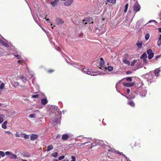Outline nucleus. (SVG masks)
<instances>
[{
	"instance_id": "6e6d98bb",
	"label": "nucleus",
	"mask_w": 161,
	"mask_h": 161,
	"mask_svg": "<svg viewBox=\"0 0 161 161\" xmlns=\"http://www.w3.org/2000/svg\"><path fill=\"white\" fill-rule=\"evenodd\" d=\"M63 161H69V160L68 159H66L63 160Z\"/></svg>"
},
{
	"instance_id": "a19ab883",
	"label": "nucleus",
	"mask_w": 161,
	"mask_h": 161,
	"mask_svg": "<svg viewBox=\"0 0 161 161\" xmlns=\"http://www.w3.org/2000/svg\"><path fill=\"white\" fill-rule=\"evenodd\" d=\"M64 155H62L59 157L58 158L59 160H61L64 159Z\"/></svg>"
},
{
	"instance_id": "39448f33",
	"label": "nucleus",
	"mask_w": 161,
	"mask_h": 161,
	"mask_svg": "<svg viewBox=\"0 0 161 161\" xmlns=\"http://www.w3.org/2000/svg\"><path fill=\"white\" fill-rule=\"evenodd\" d=\"M96 73L95 72H94L93 71L92 69H89L88 71V72L86 73V74H88V75H93V76H95V75H97V74H95Z\"/></svg>"
},
{
	"instance_id": "0eeeda50",
	"label": "nucleus",
	"mask_w": 161,
	"mask_h": 161,
	"mask_svg": "<svg viewBox=\"0 0 161 161\" xmlns=\"http://www.w3.org/2000/svg\"><path fill=\"white\" fill-rule=\"evenodd\" d=\"M0 43H1L3 46L6 47H8L9 46L7 43L3 41L2 40L0 39Z\"/></svg>"
},
{
	"instance_id": "7c9ffc66",
	"label": "nucleus",
	"mask_w": 161,
	"mask_h": 161,
	"mask_svg": "<svg viewBox=\"0 0 161 161\" xmlns=\"http://www.w3.org/2000/svg\"><path fill=\"white\" fill-rule=\"evenodd\" d=\"M89 69L87 68H84L83 69V71L85 74H86V73L88 72V71Z\"/></svg>"
},
{
	"instance_id": "680f3d73",
	"label": "nucleus",
	"mask_w": 161,
	"mask_h": 161,
	"mask_svg": "<svg viewBox=\"0 0 161 161\" xmlns=\"http://www.w3.org/2000/svg\"><path fill=\"white\" fill-rule=\"evenodd\" d=\"M27 160H24V159H23L21 161H27Z\"/></svg>"
},
{
	"instance_id": "c756f323",
	"label": "nucleus",
	"mask_w": 161,
	"mask_h": 161,
	"mask_svg": "<svg viewBox=\"0 0 161 161\" xmlns=\"http://www.w3.org/2000/svg\"><path fill=\"white\" fill-rule=\"evenodd\" d=\"M126 80L127 81L130 82L132 81V79L131 77H127L126 78Z\"/></svg>"
},
{
	"instance_id": "a18cd8bd",
	"label": "nucleus",
	"mask_w": 161,
	"mask_h": 161,
	"mask_svg": "<svg viewBox=\"0 0 161 161\" xmlns=\"http://www.w3.org/2000/svg\"><path fill=\"white\" fill-rule=\"evenodd\" d=\"M35 114H30L29 116V117L31 118H33L35 117Z\"/></svg>"
},
{
	"instance_id": "f3484780",
	"label": "nucleus",
	"mask_w": 161,
	"mask_h": 161,
	"mask_svg": "<svg viewBox=\"0 0 161 161\" xmlns=\"http://www.w3.org/2000/svg\"><path fill=\"white\" fill-rule=\"evenodd\" d=\"M5 117L4 115L0 114V123H2L4 120L3 118Z\"/></svg>"
},
{
	"instance_id": "6ab92c4d",
	"label": "nucleus",
	"mask_w": 161,
	"mask_h": 161,
	"mask_svg": "<svg viewBox=\"0 0 161 161\" xmlns=\"http://www.w3.org/2000/svg\"><path fill=\"white\" fill-rule=\"evenodd\" d=\"M147 55L146 53H144L140 57V58L143 59L144 58H147Z\"/></svg>"
},
{
	"instance_id": "423d86ee",
	"label": "nucleus",
	"mask_w": 161,
	"mask_h": 161,
	"mask_svg": "<svg viewBox=\"0 0 161 161\" xmlns=\"http://www.w3.org/2000/svg\"><path fill=\"white\" fill-rule=\"evenodd\" d=\"M134 84V83L133 82L132 83H128L126 82L123 83L124 86L127 87H130L133 86Z\"/></svg>"
},
{
	"instance_id": "bf43d9fd",
	"label": "nucleus",
	"mask_w": 161,
	"mask_h": 161,
	"mask_svg": "<svg viewBox=\"0 0 161 161\" xmlns=\"http://www.w3.org/2000/svg\"><path fill=\"white\" fill-rule=\"evenodd\" d=\"M21 60H19L17 62H18V63H20L21 62Z\"/></svg>"
},
{
	"instance_id": "ddd939ff",
	"label": "nucleus",
	"mask_w": 161,
	"mask_h": 161,
	"mask_svg": "<svg viewBox=\"0 0 161 161\" xmlns=\"http://www.w3.org/2000/svg\"><path fill=\"white\" fill-rule=\"evenodd\" d=\"M56 22L57 25H61L64 23L62 20L60 19H57Z\"/></svg>"
},
{
	"instance_id": "f257e3e1",
	"label": "nucleus",
	"mask_w": 161,
	"mask_h": 161,
	"mask_svg": "<svg viewBox=\"0 0 161 161\" xmlns=\"http://www.w3.org/2000/svg\"><path fill=\"white\" fill-rule=\"evenodd\" d=\"M60 118V116L58 115H55L54 117L52 119L53 124L55 125H57L58 123Z\"/></svg>"
},
{
	"instance_id": "b1692460",
	"label": "nucleus",
	"mask_w": 161,
	"mask_h": 161,
	"mask_svg": "<svg viewBox=\"0 0 161 161\" xmlns=\"http://www.w3.org/2000/svg\"><path fill=\"white\" fill-rule=\"evenodd\" d=\"M150 36L148 33H147L145 36V39L146 40H147L149 38Z\"/></svg>"
},
{
	"instance_id": "09e8293b",
	"label": "nucleus",
	"mask_w": 161,
	"mask_h": 161,
	"mask_svg": "<svg viewBox=\"0 0 161 161\" xmlns=\"http://www.w3.org/2000/svg\"><path fill=\"white\" fill-rule=\"evenodd\" d=\"M131 73V72L130 71H128L126 72V74L127 75H128Z\"/></svg>"
},
{
	"instance_id": "8fccbe9b",
	"label": "nucleus",
	"mask_w": 161,
	"mask_h": 161,
	"mask_svg": "<svg viewBox=\"0 0 161 161\" xmlns=\"http://www.w3.org/2000/svg\"><path fill=\"white\" fill-rule=\"evenodd\" d=\"M130 89H127V91H126V92H127V93L128 94H129V92H130Z\"/></svg>"
},
{
	"instance_id": "20e7f679",
	"label": "nucleus",
	"mask_w": 161,
	"mask_h": 161,
	"mask_svg": "<svg viewBox=\"0 0 161 161\" xmlns=\"http://www.w3.org/2000/svg\"><path fill=\"white\" fill-rule=\"evenodd\" d=\"M100 67L99 68L102 70H103L106 69L105 67H104V61L103 59L102 58H101V60L100 62Z\"/></svg>"
},
{
	"instance_id": "4c0bfd02",
	"label": "nucleus",
	"mask_w": 161,
	"mask_h": 161,
	"mask_svg": "<svg viewBox=\"0 0 161 161\" xmlns=\"http://www.w3.org/2000/svg\"><path fill=\"white\" fill-rule=\"evenodd\" d=\"M54 71V70L53 69H49L47 71L49 73H52Z\"/></svg>"
},
{
	"instance_id": "bb28decb",
	"label": "nucleus",
	"mask_w": 161,
	"mask_h": 161,
	"mask_svg": "<svg viewBox=\"0 0 161 161\" xmlns=\"http://www.w3.org/2000/svg\"><path fill=\"white\" fill-rule=\"evenodd\" d=\"M137 60H133L131 63V66H134L135 64L136 63Z\"/></svg>"
},
{
	"instance_id": "c03bdc74",
	"label": "nucleus",
	"mask_w": 161,
	"mask_h": 161,
	"mask_svg": "<svg viewBox=\"0 0 161 161\" xmlns=\"http://www.w3.org/2000/svg\"><path fill=\"white\" fill-rule=\"evenodd\" d=\"M11 153V152H10L9 151H7L5 152V154L6 155H10Z\"/></svg>"
},
{
	"instance_id": "4be33fe9",
	"label": "nucleus",
	"mask_w": 161,
	"mask_h": 161,
	"mask_svg": "<svg viewBox=\"0 0 161 161\" xmlns=\"http://www.w3.org/2000/svg\"><path fill=\"white\" fill-rule=\"evenodd\" d=\"M21 135H24V138L25 139H27L29 138V136L26 134L23 133H21L20 134Z\"/></svg>"
},
{
	"instance_id": "58836bf2",
	"label": "nucleus",
	"mask_w": 161,
	"mask_h": 161,
	"mask_svg": "<svg viewBox=\"0 0 161 161\" xmlns=\"http://www.w3.org/2000/svg\"><path fill=\"white\" fill-rule=\"evenodd\" d=\"M71 158L72 160H71L70 161H75V156H72Z\"/></svg>"
},
{
	"instance_id": "338daca9",
	"label": "nucleus",
	"mask_w": 161,
	"mask_h": 161,
	"mask_svg": "<svg viewBox=\"0 0 161 161\" xmlns=\"http://www.w3.org/2000/svg\"><path fill=\"white\" fill-rule=\"evenodd\" d=\"M50 25H51V26H52L53 25L51 23L50 24Z\"/></svg>"
},
{
	"instance_id": "69168bd1",
	"label": "nucleus",
	"mask_w": 161,
	"mask_h": 161,
	"mask_svg": "<svg viewBox=\"0 0 161 161\" xmlns=\"http://www.w3.org/2000/svg\"><path fill=\"white\" fill-rule=\"evenodd\" d=\"M87 143V142H85V143H84L83 144H84V145L85 144H86V143Z\"/></svg>"
},
{
	"instance_id": "c9c22d12",
	"label": "nucleus",
	"mask_w": 161,
	"mask_h": 161,
	"mask_svg": "<svg viewBox=\"0 0 161 161\" xmlns=\"http://www.w3.org/2000/svg\"><path fill=\"white\" fill-rule=\"evenodd\" d=\"M15 135L16 137H20L21 136L20 135H21L20 134H18V132H17Z\"/></svg>"
},
{
	"instance_id": "aec40b11",
	"label": "nucleus",
	"mask_w": 161,
	"mask_h": 161,
	"mask_svg": "<svg viewBox=\"0 0 161 161\" xmlns=\"http://www.w3.org/2000/svg\"><path fill=\"white\" fill-rule=\"evenodd\" d=\"M53 148V145H51L48 146L47 147V151H49Z\"/></svg>"
},
{
	"instance_id": "4468645a",
	"label": "nucleus",
	"mask_w": 161,
	"mask_h": 161,
	"mask_svg": "<svg viewBox=\"0 0 161 161\" xmlns=\"http://www.w3.org/2000/svg\"><path fill=\"white\" fill-rule=\"evenodd\" d=\"M47 102L48 101L46 98H44L42 99L41 100V103L42 105H45Z\"/></svg>"
},
{
	"instance_id": "37998d69",
	"label": "nucleus",
	"mask_w": 161,
	"mask_h": 161,
	"mask_svg": "<svg viewBox=\"0 0 161 161\" xmlns=\"http://www.w3.org/2000/svg\"><path fill=\"white\" fill-rule=\"evenodd\" d=\"M161 45V40L159 41H158V45L160 47Z\"/></svg>"
},
{
	"instance_id": "6e6552de",
	"label": "nucleus",
	"mask_w": 161,
	"mask_h": 161,
	"mask_svg": "<svg viewBox=\"0 0 161 161\" xmlns=\"http://www.w3.org/2000/svg\"><path fill=\"white\" fill-rule=\"evenodd\" d=\"M128 104L130 106L134 107L135 106V103L134 102L130 99L128 102Z\"/></svg>"
},
{
	"instance_id": "f704fd0d",
	"label": "nucleus",
	"mask_w": 161,
	"mask_h": 161,
	"mask_svg": "<svg viewBox=\"0 0 161 161\" xmlns=\"http://www.w3.org/2000/svg\"><path fill=\"white\" fill-rule=\"evenodd\" d=\"M4 84L3 83H2L0 85V89H3L4 88Z\"/></svg>"
},
{
	"instance_id": "f03ea898",
	"label": "nucleus",
	"mask_w": 161,
	"mask_h": 161,
	"mask_svg": "<svg viewBox=\"0 0 161 161\" xmlns=\"http://www.w3.org/2000/svg\"><path fill=\"white\" fill-rule=\"evenodd\" d=\"M147 53L148 54V58L149 59H151L153 57L154 53L151 49L148 50L147 51Z\"/></svg>"
},
{
	"instance_id": "cd10ccee",
	"label": "nucleus",
	"mask_w": 161,
	"mask_h": 161,
	"mask_svg": "<svg viewBox=\"0 0 161 161\" xmlns=\"http://www.w3.org/2000/svg\"><path fill=\"white\" fill-rule=\"evenodd\" d=\"M108 69L109 71H111L113 70V67L111 66H109L108 67Z\"/></svg>"
},
{
	"instance_id": "2eb2a0df",
	"label": "nucleus",
	"mask_w": 161,
	"mask_h": 161,
	"mask_svg": "<svg viewBox=\"0 0 161 161\" xmlns=\"http://www.w3.org/2000/svg\"><path fill=\"white\" fill-rule=\"evenodd\" d=\"M8 157L9 158L11 159H16L17 158V156L16 155L13 154L12 153Z\"/></svg>"
},
{
	"instance_id": "72a5a7b5",
	"label": "nucleus",
	"mask_w": 161,
	"mask_h": 161,
	"mask_svg": "<svg viewBox=\"0 0 161 161\" xmlns=\"http://www.w3.org/2000/svg\"><path fill=\"white\" fill-rule=\"evenodd\" d=\"M58 153L57 152H55L52 154V156L54 157H56L58 155Z\"/></svg>"
},
{
	"instance_id": "f8f14e48",
	"label": "nucleus",
	"mask_w": 161,
	"mask_h": 161,
	"mask_svg": "<svg viewBox=\"0 0 161 161\" xmlns=\"http://www.w3.org/2000/svg\"><path fill=\"white\" fill-rule=\"evenodd\" d=\"M160 72V70L159 69H155L154 71V73L155 75L157 77L159 76V75Z\"/></svg>"
},
{
	"instance_id": "e433bc0d",
	"label": "nucleus",
	"mask_w": 161,
	"mask_h": 161,
	"mask_svg": "<svg viewBox=\"0 0 161 161\" xmlns=\"http://www.w3.org/2000/svg\"><path fill=\"white\" fill-rule=\"evenodd\" d=\"M39 97V95L38 94H36L35 95H33L32 97L35 98H37Z\"/></svg>"
},
{
	"instance_id": "13d9d810",
	"label": "nucleus",
	"mask_w": 161,
	"mask_h": 161,
	"mask_svg": "<svg viewBox=\"0 0 161 161\" xmlns=\"http://www.w3.org/2000/svg\"><path fill=\"white\" fill-rule=\"evenodd\" d=\"M128 56V54H125V57H127Z\"/></svg>"
},
{
	"instance_id": "a878e982",
	"label": "nucleus",
	"mask_w": 161,
	"mask_h": 161,
	"mask_svg": "<svg viewBox=\"0 0 161 161\" xmlns=\"http://www.w3.org/2000/svg\"><path fill=\"white\" fill-rule=\"evenodd\" d=\"M108 2H109L112 3H115L116 0H107Z\"/></svg>"
},
{
	"instance_id": "0e129e2a",
	"label": "nucleus",
	"mask_w": 161,
	"mask_h": 161,
	"mask_svg": "<svg viewBox=\"0 0 161 161\" xmlns=\"http://www.w3.org/2000/svg\"><path fill=\"white\" fill-rule=\"evenodd\" d=\"M145 96V95L143 96V95H141V97H142L143 96Z\"/></svg>"
},
{
	"instance_id": "9b49d317",
	"label": "nucleus",
	"mask_w": 161,
	"mask_h": 161,
	"mask_svg": "<svg viewBox=\"0 0 161 161\" xmlns=\"http://www.w3.org/2000/svg\"><path fill=\"white\" fill-rule=\"evenodd\" d=\"M69 137V136L68 135L66 134H63L62 137V139L63 140H67Z\"/></svg>"
},
{
	"instance_id": "79ce46f5",
	"label": "nucleus",
	"mask_w": 161,
	"mask_h": 161,
	"mask_svg": "<svg viewBox=\"0 0 161 161\" xmlns=\"http://www.w3.org/2000/svg\"><path fill=\"white\" fill-rule=\"evenodd\" d=\"M161 56V55H158L157 56H156L155 58H154V59L156 60H157L159 58L160 56Z\"/></svg>"
},
{
	"instance_id": "412c9836",
	"label": "nucleus",
	"mask_w": 161,
	"mask_h": 161,
	"mask_svg": "<svg viewBox=\"0 0 161 161\" xmlns=\"http://www.w3.org/2000/svg\"><path fill=\"white\" fill-rule=\"evenodd\" d=\"M142 42H140L137 43L136 44V45L138 48H140L142 47Z\"/></svg>"
},
{
	"instance_id": "864d4df0",
	"label": "nucleus",
	"mask_w": 161,
	"mask_h": 161,
	"mask_svg": "<svg viewBox=\"0 0 161 161\" xmlns=\"http://www.w3.org/2000/svg\"><path fill=\"white\" fill-rule=\"evenodd\" d=\"M158 30L159 32H161V28H159L158 29Z\"/></svg>"
},
{
	"instance_id": "dca6fc26",
	"label": "nucleus",
	"mask_w": 161,
	"mask_h": 161,
	"mask_svg": "<svg viewBox=\"0 0 161 161\" xmlns=\"http://www.w3.org/2000/svg\"><path fill=\"white\" fill-rule=\"evenodd\" d=\"M58 2V0H54V1H52L51 3L53 6H55Z\"/></svg>"
},
{
	"instance_id": "2f4dec72",
	"label": "nucleus",
	"mask_w": 161,
	"mask_h": 161,
	"mask_svg": "<svg viewBox=\"0 0 161 161\" xmlns=\"http://www.w3.org/2000/svg\"><path fill=\"white\" fill-rule=\"evenodd\" d=\"M149 77L148 78L149 80H151L152 79H153V78L152 77H150V76H152V74L151 73H149L148 75Z\"/></svg>"
},
{
	"instance_id": "393cba45",
	"label": "nucleus",
	"mask_w": 161,
	"mask_h": 161,
	"mask_svg": "<svg viewBox=\"0 0 161 161\" xmlns=\"http://www.w3.org/2000/svg\"><path fill=\"white\" fill-rule=\"evenodd\" d=\"M19 85V84L18 83V82H14V85L13 86L16 87L17 86H18Z\"/></svg>"
},
{
	"instance_id": "c85d7f7f",
	"label": "nucleus",
	"mask_w": 161,
	"mask_h": 161,
	"mask_svg": "<svg viewBox=\"0 0 161 161\" xmlns=\"http://www.w3.org/2000/svg\"><path fill=\"white\" fill-rule=\"evenodd\" d=\"M123 62H124V63H125V64H128V65H129L130 64V62L128 61V60H123Z\"/></svg>"
},
{
	"instance_id": "ea45409f",
	"label": "nucleus",
	"mask_w": 161,
	"mask_h": 161,
	"mask_svg": "<svg viewBox=\"0 0 161 161\" xmlns=\"http://www.w3.org/2000/svg\"><path fill=\"white\" fill-rule=\"evenodd\" d=\"M30 156V155L27 153H25L24 154V156L25 157H29Z\"/></svg>"
},
{
	"instance_id": "de8ad7c7",
	"label": "nucleus",
	"mask_w": 161,
	"mask_h": 161,
	"mask_svg": "<svg viewBox=\"0 0 161 161\" xmlns=\"http://www.w3.org/2000/svg\"><path fill=\"white\" fill-rule=\"evenodd\" d=\"M15 56L18 59H20L21 57L19 55H16Z\"/></svg>"
},
{
	"instance_id": "473e14b6",
	"label": "nucleus",
	"mask_w": 161,
	"mask_h": 161,
	"mask_svg": "<svg viewBox=\"0 0 161 161\" xmlns=\"http://www.w3.org/2000/svg\"><path fill=\"white\" fill-rule=\"evenodd\" d=\"M0 155L2 157H4L5 156V153H4L2 151H0Z\"/></svg>"
},
{
	"instance_id": "774afa93",
	"label": "nucleus",
	"mask_w": 161,
	"mask_h": 161,
	"mask_svg": "<svg viewBox=\"0 0 161 161\" xmlns=\"http://www.w3.org/2000/svg\"><path fill=\"white\" fill-rule=\"evenodd\" d=\"M62 1H65L66 0H61Z\"/></svg>"
},
{
	"instance_id": "5701e85b",
	"label": "nucleus",
	"mask_w": 161,
	"mask_h": 161,
	"mask_svg": "<svg viewBox=\"0 0 161 161\" xmlns=\"http://www.w3.org/2000/svg\"><path fill=\"white\" fill-rule=\"evenodd\" d=\"M128 3H127L126 4V5H125V9H124V12L125 13L126 12L127 9H128Z\"/></svg>"
},
{
	"instance_id": "9d476101",
	"label": "nucleus",
	"mask_w": 161,
	"mask_h": 161,
	"mask_svg": "<svg viewBox=\"0 0 161 161\" xmlns=\"http://www.w3.org/2000/svg\"><path fill=\"white\" fill-rule=\"evenodd\" d=\"M38 138V135L36 134H32L31 136V140H35Z\"/></svg>"
},
{
	"instance_id": "603ef678",
	"label": "nucleus",
	"mask_w": 161,
	"mask_h": 161,
	"mask_svg": "<svg viewBox=\"0 0 161 161\" xmlns=\"http://www.w3.org/2000/svg\"><path fill=\"white\" fill-rule=\"evenodd\" d=\"M161 40V34L160 35L159 37L158 38V41Z\"/></svg>"
},
{
	"instance_id": "e2e57ef3",
	"label": "nucleus",
	"mask_w": 161,
	"mask_h": 161,
	"mask_svg": "<svg viewBox=\"0 0 161 161\" xmlns=\"http://www.w3.org/2000/svg\"><path fill=\"white\" fill-rule=\"evenodd\" d=\"M6 133H10V132H9V131H7L6 132Z\"/></svg>"
},
{
	"instance_id": "1a4fd4ad",
	"label": "nucleus",
	"mask_w": 161,
	"mask_h": 161,
	"mask_svg": "<svg viewBox=\"0 0 161 161\" xmlns=\"http://www.w3.org/2000/svg\"><path fill=\"white\" fill-rule=\"evenodd\" d=\"M73 0H68L64 3V4L67 6L70 5L73 2Z\"/></svg>"
},
{
	"instance_id": "5fc2aeb1",
	"label": "nucleus",
	"mask_w": 161,
	"mask_h": 161,
	"mask_svg": "<svg viewBox=\"0 0 161 161\" xmlns=\"http://www.w3.org/2000/svg\"><path fill=\"white\" fill-rule=\"evenodd\" d=\"M105 32V29H104V30L103 31L101 32V33H103L104 32Z\"/></svg>"
},
{
	"instance_id": "3c124183",
	"label": "nucleus",
	"mask_w": 161,
	"mask_h": 161,
	"mask_svg": "<svg viewBox=\"0 0 161 161\" xmlns=\"http://www.w3.org/2000/svg\"><path fill=\"white\" fill-rule=\"evenodd\" d=\"M44 19H46V20L47 21V22H48L49 21V19H46V17H45V18H44Z\"/></svg>"
},
{
	"instance_id": "4d7b16f0",
	"label": "nucleus",
	"mask_w": 161,
	"mask_h": 161,
	"mask_svg": "<svg viewBox=\"0 0 161 161\" xmlns=\"http://www.w3.org/2000/svg\"><path fill=\"white\" fill-rule=\"evenodd\" d=\"M53 161H58V160L56 159H54Z\"/></svg>"
},
{
	"instance_id": "a211bd4d",
	"label": "nucleus",
	"mask_w": 161,
	"mask_h": 161,
	"mask_svg": "<svg viewBox=\"0 0 161 161\" xmlns=\"http://www.w3.org/2000/svg\"><path fill=\"white\" fill-rule=\"evenodd\" d=\"M8 121H5L3 123L2 126V128L4 129H6L7 128V127L6 126V125Z\"/></svg>"
},
{
	"instance_id": "7ed1b4c3",
	"label": "nucleus",
	"mask_w": 161,
	"mask_h": 161,
	"mask_svg": "<svg viewBox=\"0 0 161 161\" xmlns=\"http://www.w3.org/2000/svg\"><path fill=\"white\" fill-rule=\"evenodd\" d=\"M140 6L138 4H134L133 7V10L135 12V13L139 11L140 9Z\"/></svg>"
},
{
	"instance_id": "49530a36",
	"label": "nucleus",
	"mask_w": 161,
	"mask_h": 161,
	"mask_svg": "<svg viewBox=\"0 0 161 161\" xmlns=\"http://www.w3.org/2000/svg\"><path fill=\"white\" fill-rule=\"evenodd\" d=\"M143 59V60L144 63H145V64L147 63V61L146 60V58H144V59Z\"/></svg>"
},
{
	"instance_id": "052dcab7",
	"label": "nucleus",
	"mask_w": 161,
	"mask_h": 161,
	"mask_svg": "<svg viewBox=\"0 0 161 161\" xmlns=\"http://www.w3.org/2000/svg\"><path fill=\"white\" fill-rule=\"evenodd\" d=\"M60 137V136L59 135H58V136H57V137H56V138H58V137Z\"/></svg>"
}]
</instances>
